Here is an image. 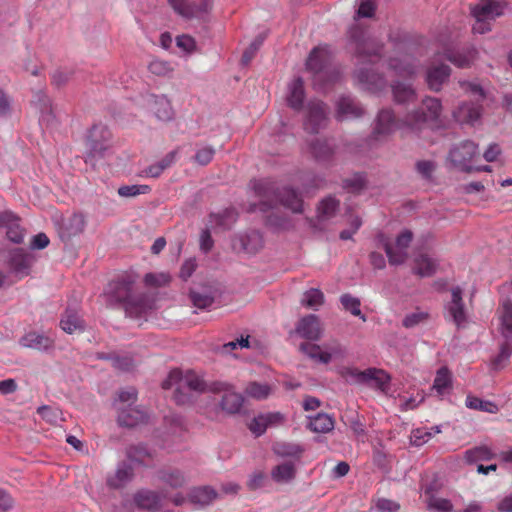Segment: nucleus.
Here are the masks:
<instances>
[{"instance_id":"nucleus-1","label":"nucleus","mask_w":512,"mask_h":512,"mask_svg":"<svg viewBox=\"0 0 512 512\" xmlns=\"http://www.w3.org/2000/svg\"><path fill=\"white\" fill-rule=\"evenodd\" d=\"M105 295L111 304L124 308L130 316H139L146 311V298L135 288V280L131 275H121L109 282Z\"/></svg>"},{"instance_id":"nucleus-7","label":"nucleus","mask_w":512,"mask_h":512,"mask_svg":"<svg viewBox=\"0 0 512 512\" xmlns=\"http://www.w3.org/2000/svg\"><path fill=\"white\" fill-rule=\"evenodd\" d=\"M478 158V147L472 141H463L460 144L454 146L449 152V160L451 163L462 171L490 172V166H478L474 164Z\"/></svg>"},{"instance_id":"nucleus-29","label":"nucleus","mask_w":512,"mask_h":512,"mask_svg":"<svg viewBox=\"0 0 512 512\" xmlns=\"http://www.w3.org/2000/svg\"><path fill=\"white\" fill-rule=\"evenodd\" d=\"M425 503L428 510L433 512H452L453 504L446 498L436 496L434 488L427 486L424 489Z\"/></svg>"},{"instance_id":"nucleus-17","label":"nucleus","mask_w":512,"mask_h":512,"mask_svg":"<svg viewBox=\"0 0 512 512\" xmlns=\"http://www.w3.org/2000/svg\"><path fill=\"white\" fill-rule=\"evenodd\" d=\"M160 507V496L150 490H140L134 494L133 501L125 500L123 502V508L127 512H135V508L146 511H157Z\"/></svg>"},{"instance_id":"nucleus-48","label":"nucleus","mask_w":512,"mask_h":512,"mask_svg":"<svg viewBox=\"0 0 512 512\" xmlns=\"http://www.w3.org/2000/svg\"><path fill=\"white\" fill-rule=\"evenodd\" d=\"M245 392L248 396L254 399L262 400L270 395L271 387L267 384L251 382L247 385Z\"/></svg>"},{"instance_id":"nucleus-43","label":"nucleus","mask_w":512,"mask_h":512,"mask_svg":"<svg viewBox=\"0 0 512 512\" xmlns=\"http://www.w3.org/2000/svg\"><path fill=\"white\" fill-rule=\"evenodd\" d=\"M452 386V377L450 371L446 367H441L435 376L433 389L439 395H444Z\"/></svg>"},{"instance_id":"nucleus-45","label":"nucleus","mask_w":512,"mask_h":512,"mask_svg":"<svg viewBox=\"0 0 512 512\" xmlns=\"http://www.w3.org/2000/svg\"><path fill=\"white\" fill-rule=\"evenodd\" d=\"M301 303L307 308L317 310L324 303V294L319 289L312 288L303 294Z\"/></svg>"},{"instance_id":"nucleus-39","label":"nucleus","mask_w":512,"mask_h":512,"mask_svg":"<svg viewBox=\"0 0 512 512\" xmlns=\"http://www.w3.org/2000/svg\"><path fill=\"white\" fill-rule=\"evenodd\" d=\"M296 468L292 462H285L275 466L271 471L272 479L277 483H286L295 478Z\"/></svg>"},{"instance_id":"nucleus-16","label":"nucleus","mask_w":512,"mask_h":512,"mask_svg":"<svg viewBox=\"0 0 512 512\" xmlns=\"http://www.w3.org/2000/svg\"><path fill=\"white\" fill-rule=\"evenodd\" d=\"M412 239V232L405 230L397 236L395 244L385 243L384 249L391 265H399L405 262L408 256L407 249Z\"/></svg>"},{"instance_id":"nucleus-61","label":"nucleus","mask_w":512,"mask_h":512,"mask_svg":"<svg viewBox=\"0 0 512 512\" xmlns=\"http://www.w3.org/2000/svg\"><path fill=\"white\" fill-rule=\"evenodd\" d=\"M112 366L118 370L121 371H129L134 367V361L131 357L124 356V357H113L112 359Z\"/></svg>"},{"instance_id":"nucleus-37","label":"nucleus","mask_w":512,"mask_h":512,"mask_svg":"<svg viewBox=\"0 0 512 512\" xmlns=\"http://www.w3.org/2000/svg\"><path fill=\"white\" fill-rule=\"evenodd\" d=\"M60 326L65 332L72 334L77 331H83L84 322L76 310L67 309L60 321Z\"/></svg>"},{"instance_id":"nucleus-60","label":"nucleus","mask_w":512,"mask_h":512,"mask_svg":"<svg viewBox=\"0 0 512 512\" xmlns=\"http://www.w3.org/2000/svg\"><path fill=\"white\" fill-rule=\"evenodd\" d=\"M342 375L347 380H351L357 384H362L365 379L366 370L362 371L357 368H345L344 371L342 372Z\"/></svg>"},{"instance_id":"nucleus-41","label":"nucleus","mask_w":512,"mask_h":512,"mask_svg":"<svg viewBox=\"0 0 512 512\" xmlns=\"http://www.w3.org/2000/svg\"><path fill=\"white\" fill-rule=\"evenodd\" d=\"M414 272L421 277L432 276L436 271V263L426 254H420L415 258Z\"/></svg>"},{"instance_id":"nucleus-58","label":"nucleus","mask_w":512,"mask_h":512,"mask_svg":"<svg viewBox=\"0 0 512 512\" xmlns=\"http://www.w3.org/2000/svg\"><path fill=\"white\" fill-rule=\"evenodd\" d=\"M375 506L379 512H398L400 510V505L397 502L387 498L378 499Z\"/></svg>"},{"instance_id":"nucleus-3","label":"nucleus","mask_w":512,"mask_h":512,"mask_svg":"<svg viewBox=\"0 0 512 512\" xmlns=\"http://www.w3.org/2000/svg\"><path fill=\"white\" fill-rule=\"evenodd\" d=\"M175 387L174 401L179 405L192 402V393H200L206 390V383L200 375L193 370L182 373L180 370H172L162 382V388L167 390Z\"/></svg>"},{"instance_id":"nucleus-54","label":"nucleus","mask_w":512,"mask_h":512,"mask_svg":"<svg viewBox=\"0 0 512 512\" xmlns=\"http://www.w3.org/2000/svg\"><path fill=\"white\" fill-rule=\"evenodd\" d=\"M148 192H150V187L148 185H125L118 189V194L121 197H135Z\"/></svg>"},{"instance_id":"nucleus-22","label":"nucleus","mask_w":512,"mask_h":512,"mask_svg":"<svg viewBox=\"0 0 512 512\" xmlns=\"http://www.w3.org/2000/svg\"><path fill=\"white\" fill-rule=\"evenodd\" d=\"M451 69L446 64L432 63L426 71V83L430 90L438 92L448 80Z\"/></svg>"},{"instance_id":"nucleus-49","label":"nucleus","mask_w":512,"mask_h":512,"mask_svg":"<svg viewBox=\"0 0 512 512\" xmlns=\"http://www.w3.org/2000/svg\"><path fill=\"white\" fill-rule=\"evenodd\" d=\"M465 457L468 462H476L479 460H490L494 457V454L487 446H479L467 450Z\"/></svg>"},{"instance_id":"nucleus-33","label":"nucleus","mask_w":512,"mask_h":512,"mask_svg":"<svg viewBox=\"0 0 512 512\" xmlns=\"http://www.w3.org/2000/svg\"><path fill=\"white\" fill-rule=\"evenodd\" d=\"M389 382L390 377L384 370L368 368L366 369L365 379L362 384L385 391L388 388Z\"/></svg>"},{"instance_id":"nucleus-19","label":"nucleus","mask_w":512,"mask_h":512,"mask_svg":"<svg viewBox=\"0 0 512 512\" xmlns=\"http://www.w3.org/2000/svg\"><path fill=\"white\" fill-rule=\"evenodd\" d=\"M0 227L6 228V236L11 242L23 243L25 229L20 225V218L12 211H0Z\"/></svg>"},{"instance_id":"nucleus-26","label":"nucleus","mask_w":512,"mask_h":512,"mask_svg":"<svg viewBox=\"0 0 512 512\" xmlns=\"http://www.w3.org/2000/svg\"><path fill=\"white\" fill-rule=\"evenodd\" d=\"M364 114L363 107L349 96H343L337 103L336 118L339 121L359 118Z\"/></svg>"},{"instance_id":"nucleus-35","label":"nucleus","mask_w":512,"mask_h":512,"mask_svg":"<svg viewBox=\"0 0 512 512\" xmlns=\"http://www.w3.org/2000/svg\"><path fill=\"white\" fill-rule=\"evenodd\" d=\"M20 344L27 348L47 350L52 347L53 340L48 336L38 334L36 332H30L21 338Z\"/></svg>"},{"instance_id":"nucleus-47","label":"nucleus","mask_w":512,"mask_h":512,"mask_svg":"<svg viewBox=\"0 0 512 512\" xmlns=\"http://www.w3.org/2000/svg\"><path fill=\"white\" fill-rule=\"evenodd\" d=\"M340 302L343 308L354 316L360 317L364 322L366 321V316L361 313L360 309V300L350 294H343L340 297Z\"/></svg>"},{"instance_id":"nucleus-10","label":"nucleus","mask_w":512,"mask_h":512,"mask_svg":"<svg viewBox=\"0 0 512 512\" xmlns=\"http://www.w3.org/2000/svg\"><path fill=\"white\" fill-rule=\"evenodd\" d=\"M329 109L327 105L320 100H310L306 106V113L304 119L305 131L316 134L320 129L326 126L328 121Z\"/></svg>"},{"instance_id":"nucleus-50","label":"nucleus","mask_w":512,"mask_h":512,"mask_svg":"<svg viewBox=\"0 0 512 512\" xmlns=\"http://www.w3.org/2000/svg\"><path fill=\"white\" fill-rule=\"evenodd\" d=\"M429 313L417 309L409 314H407L402 320V325L405 328H414L419 324L425 323L429 319Z\"/></svg>"},{"instance_id":"nucleus-30","label":"nucleus","mask_w":512,"mask_h":512,"mask_svg":"<svg viewBox=\"0 0 512 512\" xmlns=\"http://www.w3.org/2000/svg\"><path fill=\"white\" fill-rule=\"evenodd\" d=\"M133 478V468L130 465L123 463L118 466L114 474L108 476L107 485L113 489H121L129 484Z\"/></svg>"},{"instance_id":"nucleus-2","label":"nucleus","mask_w":512,"mask_h":512,"mask_svg":"<svg viewBox=\"0 0 512 512\" xmlns=\"http://www.w3.org/2000/svg\"><path fill=\"white\" fill-rule=\"evenodd\" d=\"M256 194L260 197L258 205H253L252 211L267 212L274 208L279 202L286 208L290 209L294 213H301L303 207V200L297 194V192L291 188H283L275 190L273 184L266 180H260L254 185Z\"/></svg>"},{"instance_id":"nucleus-42","label":"nucleus","mask_w":512,"mask_h":512,"mask_svg":"<svg viewBox=\"0 0 512 512\" xmlns=\"http://www.w3.org/2000/svg\"><path fill=\"white\" fill-rule=\"evenodd\" d=\"M501 331L505 339H512V302L505 301L500 310Z\"/></svg>"},{"instance_id":"nucleus-32","label":"nucleus","mask_w":512,"mask_h":512,"mask_svg":"<svg viewBox=\"0 0 512 512\" xmlns=\"http://www.w3.org/2000/svg\"><path fill=\"white\" fill-rule=\"evenodd\" d=\"M304 98V82L300 77H298L289 85V92L287 95L288 106L295 111H300L303 108Z\"/></svg>"},{"instance_id":"nucleus-11","label":"nucleus","mask_w":512,"mask_h":512,"mask_svg":"<svg viewBox=\"0 0 512 512\" xmlns=\"http://www.w3.org/2000/svg\"><path fill=\"white\" fill-rule=\"evenodd\" d=\"M404 128L407 129V126L404 124V118L396 119L391 109H382L376 117L372 137L377 141L383 140L388 138L396 130Z\"/></svg>"},{"instance_id":"nucleus-57","label":"nucleus","mask_w":512,"mask_h":512,"mask_svg":"<svg viewBox=\"0 0 512 512\" xmlns=\"http://www.w3.org/2000/svg\"><path fill=\"white\" fill-rule=\"evenodd\" d=\"M215 154V150L212 147H204L199 149L195 154V161L200 165H207L209 164Z\"/></svg>"},{"instance_id":"nucleus-53","label":"nucleus","mask_w":512,"mask_h":512,"mask_svg":"<svg viewBox=\"0 0 512 512\" xmlns=\"http://www.w3.org/2000/svg\"><path fill=\"white\" fill-rule=\"evenodd\" d=\"M148 70L156 76H167L173 71V67L168 61L154 59L148 65Z\"/></svg>"},{"instance_id":"nucleus-36","label":"nucleus","mask_w":512,"mask_h":512,"mask_svg":"<svg viewBox=\"0 0 512 512\" xmlns=\"http://www.w3.org/2000/svg\"><path fill=\"white\" fill-rule=\"evenodd\" d=\"M391 87L396 103L405 104L416 100V92L410 84L396 81L391 85Z\"/></svg>"},{"instance_id":"nucleus-64","label":"nucleus","mask_w":512,"mask_h":512,"mask_svg":"<svg viewBox=\"0 0 512 512\" xmlns=\"http://www.w3.org/2000/svg\"><path fill=\"white\" fill-rule=\"evenodd\" d=\"M432 437V433L424 429H416L412 432L411 441L416 446H421L428 442Z\"/></svg>"},{"instance_id":"nucleus-52","label":"nucleus","mask_w":512,"mask_h":512,"mask_svg":"<svg viewBox=\"0 0 512 512\" xmlns=\"http://www.w3.org/2000/svg\"><path fill=\"white\" fill-rule=\"evenodd\" d=\"M512 355V339H505L501 345L500 353L493 360V366L496 369L502 368Z\"/></svg>"},{"instance_id":"nucleus-44","label":"nucleus","mask_w":512,"mask_h":512,"mask_svg":"<svg viewBox=\"0 0 512 512\" xmlns=\"http://www.w3.org/2000/svg\"><path fill=\"white\" fill-rule=\"evenodd\" d=\"M465 405L470 409L488 412L491 414H496L499 411L498 406L495 403L487 400H482L472 395H468L466 397Z\"/></svg>"},{"instance_id":"nucleus-56","label":"nucleus","mask_w":512,"mask_h":512,"mask_svg":"<svg viewBox=\"0 0 512 512\" xmlns=\"http://www.w3.org/2000/svg\"><path fill=\"white\" fill-rule=\"evenodd\" d=\"M435 169V163L430 160H421L416 163V170L418 174L427 180L432 178V174L434 173Z\"/></svg>"},{"instance_id":"nucleus-15","label":"nucleus","mask_w":512,"mask_h":512,"mask_svg":"<svg viewBox=\"0 0 512 512\" xmlns=\"http://www.w3.org/2000/svg\"><path fill=\"white\" fill-rule=\"evenodd\" d=\"M211 391L222 394L220 406L227 414H236L240 412L243 405V396L236 392L229 384L224 382H215L211 386Z\"/></svg>"},{"instance_id":"nucleus-31","label":"nucleus","mask_w":512,"mask_h":512,"mask_svg":"<svg viewBox=\"0 0 512 512\" xmlns=\"http://www.w3.org/2000/svg\"><path fill=\"white\" fill-rule=\"evenodd\" d=\"M309 151L317 161L325 162L332 158L334 146L327 139L316 138L310 142Z\"/></svg>"},{"instance_id":"nucleus-18","label":"nucleus","mask_w":512,"mask_h":512,"mask_svg":"<svg viewBox=\"0 0 512 512\" xmlns=\"http://www.w3.org/2000/svg\"><path fill=\"white\" fill-rule=\"evenodd\" d=\"M295 330L300 337L310 341H317L322 337L324 327L317 315L309 314L298 321Z\"/></svg>"},{"instance_id":"nucleus-34","label":"nucleus","mask_w":512,"mask_h":512,"mask_svg":"<svg viewBox=\"0 0 512 512\" xmlns=\"http://www.w3.org/2000/svg\"><path fill=\"white\" fill-rule=\"evenodd\" d=\"M282 420V415L280 413H267L261 414L254 419L249 424V429L256 435H262L267 427L279 423Z\"/></svg>"},{"instance_id":"nucleus-27","label":"nucleus","mask_w":512,"mask_h":512,"mask_svg":"<svg viewBox=\"0 0 512 512\" xmlns=\"http://www.w3.org/2000/svg\"><path fill=\"white\" fill-rule=\"evenodd\" d=\"M147 103L159 120L169 121L173 118L171 102L165 95L152 94L148 97Z\"/></svg>"},{"instance_id":"nucleus-55","label":"nucleus","mask_w":512,"mask_h":512,"mask_svg":"<svg viewBox=\"0 0 512 512\" xmlns=\"http://www.w3.org/2000/svg\"><path fill=\"white\" fill-rule=\"evenodd\" d=\"M190 299L193 303V305L199 309H205L209 306H211L214 302V299L212 296L207 294H200L195 291L190 292Z\"/></svg>"},{"instance_id":"nucleus-4","label":"nucleus","mask_w":512,"mask_h":512,"mask_svg":"<svg viewBox=\"0 0 512 512\" xmlns=\"http://www.w3.org/2000/svg\"><path fill=\"white\" fill-rule=\"evenodd\" d=\"M442 113L441 101L434 97H426L421 106L404 116V124L412 132H419L425 126L436 123Z\"/></svg>"},{"instance_id":"nucleus-6","label":"nucleus","mask_w":512,"mask_h":512,"mask_svg":"<svg viewBox=\"0 0 512 512\" xmlns=\"http://www.w3.org/2000/svg\"><path fill=\"white\" fill-rule=\"evenodd\" d=\"M459 84L465 92L474 96L477 102L484 99L485 93L479 84L468 81L459 82ZM480 115L481 105L474 102H463L453 111V117L461 124H473L480 118Z\"/></svg>"},{"instance_id":"nucleus-20","label":"nucleus","mask_w":512,"mask_h":512,"mask_svg":"<svg viewBox=\"0 0 512 512\" xmlns=\"http://www.w3.org/2000/svg\"><path fill=\"white\" fill-rule=\"evenodd\" d=\"M506 2L500 0H481L471 7V14L474 18L492 21L503 14Z\"/></svg>"},{"instance_id":"nucleus-12","label":"nucleus","mask_w":512,"mask_h":512,"mask_svg":"<svg viewBox=\"0 0 512 512\" xmlns=\"http://www.w3.org/2000/svg\"><path fill=\"white\" fill-rule=\"evenodd\" d=\"M112 145L110 130L102 124L94 125L88 132L86 149L91 157H101Z\"/></svg>"},{"instance_id":"nucleus-28","label":"nucleus","mask_w":512,"mask_h":512,"mask_svg":"<svg viewBox=\"0 0 512 512\" xmlns=\"http://www.w3.org/2000/svg\"><path fill=\"white\" fill-rule=\"evenodd\" d=\"M355 76L359 83L371 91H379L386 85L384 77L371 69L364 67L358 68L355 72Z\"/></svg>"},{"instance_id":"nucleus-13","label":"nucleus","mask_w":512,"mask_h":512,"mask_svg":"<svg viewBox=\"0 0 512 512\" xmlns=\"http://www.w3.org/2000/svg\"><path fill=\"white\" fill-rule=\"evenodd\" d=\"M173 10L187 19H205L212 9V0H171Z\"/></svg>"},{"instance_id":"nucleus-24","label":"nucleus","mask_w":512,"mask_h":512,"mask_svg":"<svg viewBox=\"0 0 512 512\" xmlns=\"http://www.w3.org/2000/svg\"><path fill=\"white\" fill-rule=\"evenodd\" d=\"M389 68L396 76L411 78L416 74V64L414 58L409 54H401L399 57L389 59Z\"/></svg>"},{"instance_id":"nucleus-51","label":"nucleus","mask_w":512,"mask_h":512,"mask_svg":"<svg viewBox=\"0 0 512 512\" xmlns=\"http://www.w3.org/2000/svg\"><path fill=\"white\" fill-rule=\"evenodd\" d=\"M274 452L282 457L299 459L303 453V449L299 445L294 444H277L274 446Z\"/></svg>"},{"instance_id":"nucleus-38","label":"nucleus","mask_w":512,"mask_h":512,"mask_svg":"<svg viewBox=\"0 0 512 512\" xmlns=\"http://www.w3.org/2000/svg\"><path fill=\"white\" fill-rule=\"evenodd\" d=\"M335 425L334 418L327 413H318L311 417L308 428L316 433H328L333 430Z\"/></svg>"},{"instance_id":"nucleus-62","label":"nucleus","mask_w":512,"mask_h":512,"mask_svg":"<svg viewBox=\"0 0 512 512\" xmlns=\"http://www.w3.org/2000/svg\"><path fill=\"white\" fill-rule=\"evenodd\" d=\"M72 77V72L68 70H56L51 77V82L56 87L65 85Z\"/></svg>"},{"instance_id":"nucleus-23","label":"nucleus","mask_w":512,"mask_h":512,"mask_svg":"<svg viewBox=\"0 0 512 512\" xmlns=\"http://www.w3.org/2000/svg\"><path fill=\"white\" fill-rule=\"evenodd\" d=\"M118 423L120 426L135 427L138 424L144 423L147 419L145 410L139 407L119 406L118 408Z\"/></svg>"},{"instance_id":"nucleus-8","label":"nucleus","mask_w":512,"mask_h":512,"mask_svg":"<svg viewBox=\"0 0 512 512\" xmlns=\"http://www.w3.org/2000/svg\"><path fill=\"white\" fill-rule=\"evenodd\" d=\"M300 351L312 360L322 364L330 363L333 358H342L345 354L342 344L336 339H332L322 346L304 342L300 345Z\"/></svg>"},{"instance_id":"nucleus-5","label":"nucleus","mask_w":512,"mask_h":512,"mask_svg":"<svg viewBox=\"0 0 512 512\" xmlns=\"http://www.w3.org/2000/svg\"><path fill=\"white\" fill-rule=\"evenodd\" d=\"M350 39L361 64H374L381 58L382 45L375 39L367 37L366 32L361 27L354 26L351 28Z\"/></svg>"},{"instance_id":"nucleus-40","label":"nucleus","mask_w":512,"mask_h":512,"mask_svg":"<svg viewBox=\"0 0 512 512\" xmlns=\"http://www.w3.org/2000/svg\"><path fill=\"white\" fill-rule=\"evenodd\" d=\"M159 479L171 488H180L186 483L184 474L174 468H168L159 472Z\"/></svg>"},{"instance_id":"nucleus-21","label":"nucleus","mask_w":512,"mask_h":512,"mask_svg":"<svg viewBox=\"0 0 512 512\" xmlns=\"http://www.w3.org/2000/svg\"><path fill=\"white\" fill-rule=\"evenodd\" d=\"M33 256L24 249H13L9 253V267L19 277H25L30 273L33 264Z\"/></svg>"},{"instance_id":"nucleus-63","label":"nucleus","mask_w":512,"mask_h":512,"mask_svg":"<svg viewBox=\"0 0 512 512\" xmlns=\"http://www.w3.org/2000/svg\"><path fill=\"white\" fill-rule=\"evenodd\" d=\"M137 399V393L134 388H128L121 390L118 394V401L120 402L121 406H128L132 405Z\"/></svg>"},{"instance_id":"nucleus-25","label":"nucleus","mask_w":512,"mask_h":512,"mask_svg":"<svg viewBox=\"0 0 512 512\" xmlns=\"http://www.w3.org/2000/svg\"><path fill=\"white\" fill-rule=\"evenodd\" d=\"M477 51L473 47L456 50L446 47L443 51L444 57L459 68H466L475 60Z\"/></svg>"},{"instance_id":"nucleus-14","label":"nucleus","mask_w":512,"mask_h":512,"mask_svg":"<svg viewBox=\"0 0 512 512\" xmlns=\"http://www.w3.org/2000/svg\"><path fill=\"white\" fill-rule=\"evenodd\" d=\"M444 317L452 321L458 329L464 327L467 322L463 291L458 286L451 289V299L444 306Z\"/></svg>"},{"instance_id":"nucleus-9","label":"nucleus","mask_w":512,"mask_h":512,"mask_svg":"<svg viewBox=\"0 0 512 512\" xmlns=\"http://www.w3.org/2000/svg\"><path fill=\"white\" fill-rule=\"evenodd\" d=\"M329 53L325 47L314 48L306 62V67L314 74V84L324 87L326 85L325 76L331 74L332 80L338 77V73L330 72Z\"/></svg>"},{"instance_id":"nucleus-59","label":"nucleus","mask_w":512,"mask_h":512,"mask_svg":"<svg viewBox=\"0 0 512 512\" xmlns=\"http://www.w3.org/2000/svg\"><path fill=\"white\" fill-rule=\"evenodd\" d=\"M194 498L203 504H207L216 498V492L209 487H202L195 491Z\"/></svg>"},{"instance_id":"nucleus-46","label":"nucleus","mask_w":512,"mask_h":512,"mask_svg":"<svg viewBox=\"0 0 512 512\" xmlns=\"http://www.w3.org/2000/svg\"><path fill=\"white\" fill-rule=\"evenodd\" d=\"M339 207V201L333 197L323 199L318 206V218L329 219L336 213Z\"/></svg>"}]
</instances>
